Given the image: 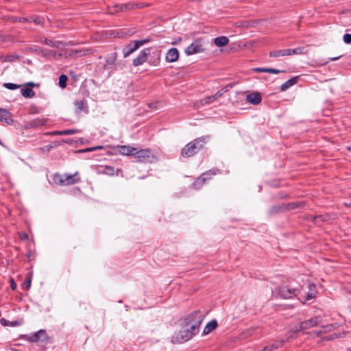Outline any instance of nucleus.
Instances as JSON below:
<instances>
[{
    "instance_id": "obj_44",
    "label": "nucleus",
    "mask_w": 351,
    "mask_h": 351,
    "mask_svg": "<svg viewBox=\"0 0 351 351\" xmlns=\"http://www.w3.org/2000/svg\"><path fill=\"white\" fill-rule=\"evenodd\" d=\"M95 147H90V148H87V149H86L82 150L81 152H93V151H95Z\"/></svg>"
},
{
    "instance_id": "obj_23",
    "label": "nucleus",
    "mask_w": 351,
    "mask_h": 351,
    "mask_svg": "<svg viewBox=\"0 0 351 351\" xmlns=\"http://www.w3.org/2000/svg\"><path fill=\"white\" fill-rule=\"evenodd\" d=\"M21 93L25 98H32L35 95L34 91L29 87L21 88Z\"/></svg>"
},
{
    "instance_id": "obj_27",
    "label": "nucleus",
    "mask_w": 351,
    "mask_h": 351,
    "mask_svg": "<svg viewBox=\"0 0 351 351\" xmlns=\"http://www.w3.org/2000/svg\"><path fill=\"white\" fill-rule=\"evenodd\" d=\"M101 173L108 176H113L115 174V169L112 167L105 166L101 171Z\"/></svg>"
},
{
    "instance_id": "obj_51",
    "label": "nucleus",
    "mask_w": 351,
    "mask_h": 351,
    "mask_svg": "<svg viewBox=\"0 0 351 351\" xmlns=\"http://www.w3.org/2000/svg\"><path fill=\"white\" fill-rule=\"evenodd\" d=\"M337 59H338V58H335V57H333L332 58H330V60H331L332 61L336 60H337Z\"/></svg>"
},
{
    "instance_id": "obj_8",
    "label": "nucleus",
    "mask_w": 351,
    "mask_h": 351,
    "mask_svg": "<svg viewBox=\"0 0 351 351\" xmlns=\"http://www.w3.org/2000/svg\"><path fill=\"white\" fill-rule=\"evenodd\" d=\"M26 339L32 342L45 341L48 339L45 330H40L36 332L25 336Z\"/></svg>"
},
{
    "instance_id": "obj_39",
    "label": "nucleus",
    "mask_w": 351,
    "mask_h": 351,
    "mask_svg": "<svg viewBox=\"0 0 351 351\" xmlns=\"http://www.w3.org/2000/svg\"><path fill=\"white\" fill-rule=\"evenodd\" d=\"M19 236L21 240H27L28 239V234L25 232H20Z\"/></svg>"
},
{
    "instance_id": "obj_21",
    "label": "nucleus",
    "mask_w": 351,
    "mask_h": 351,
    "mask_svg": "<svg viewBox=\"0 0 351 351\" xmlns=\"http://www.w3.org/2000/svg\"><path fill=\"white\" fill-rule=\"evenodd\" d=\"M290 49H281V50H276L271 51L269 55L271 57H280V56H290Z\"/></svg>"
},
{
    "instance_id": "obj_38",
    "label": "nucleus",
    "mask_w": 351,
    "mask_h": 351,
    "mask_svg": "<svg viewBox=\"0 0 351 351\" xmlns=\"http://www.w3.org/2000/svg\"><path fill=\"white\" fill-rule=\"evenodd\" d=\"M343 41L346 44H350L351 43V34H344Z\"/></svg>"
},
{
    "instance_id": "obj_11",
    "label": "nucleus",
    "mask_w": 351,
    "mask_h": 351,
    "mask_svg": "<svg viewBox=\"0 0 351 351\" xmlns=\"http://www.w3.org/2000/svg\"><path fill=\"white\" fill-rule=\"evenodd\" d=\"M319 323V318L318 317L311 318L308 320L301 322L300 324V328L295 330L293 332H296L298 331L311 328L312 327L317 326Z\"/></svg>"
},
{
    "instance_id": "obj_14",
    "label": "nucleus",
    "mask_w": 351,
    "mask_h": 351,
    "mask_svg": "<svg viewBox=\"0 0 351 351\" xmlns=\"http://www.w3.org/2000/svg\"><path fill=\"white\" fill-rule=\"evenodd\" d=\"M261 100V95L258 92H253L246 95V101L254 105L260 104Z\"/></svg>"
},
{
    "instance_id": "obj_50",
    "label": "nucleus",
    "mask_w": 351,
    "mask_h": 351,
    "mask_svg": "<svg viewBox=\"0 0 351 351\" xmlns=\"http://www.w3.org/2000/svg\"><path fill=\"white\" fill-rule=\"evenodd\" d=\"M344 205L346 206V207H351V203H345Z\"/></svg>"
},
{
    "instance_id": "obj_25",
    "label": "nucleus",
    "mask_w": 351,
    "mask_h": 351,
    "mask_svg": "<svg viewBox=\"0 0 351 351\" xmlns=\"http://www.w3.org/2000/svg\"><path fill=\"white\" fill-rule=\"evenodd\" d=\"M80 132V130H79L71 129L60 131H55L53 132L51 134L53 135H71Z\"/></svg>"
},
{
    "instance_id": "obj_3",
    "label": "nucleus",
    "mask_w": 351,
    "mask_h": 351,
    "mask_svg": "<svg viewBox=\"0 0 351 351\" xmlns=\"http://www.w3.org/2000/svg\"><path fill=\"white\" fill-rule=\"evenodd\" d=\"M53 180L56 184L61 186L72 185L80 182L81 179L79 176V173L75 172L73 175L64 174L61 175L56 173L54 175Z\"/></svg>"
},
{
    "instance_id": "obj_24",
    "label": "nucleus",
    "mask_w": 351,
    "mask_h": 351,
    "mask_svg": "<svg viewBox=\"0 0 351 351\" xmlns=\"http://www.w3.org/2000/svg\"><path fill=\"white\" fill-rule=\"evenodd\" d=\"M19 58V56L16 54H10L8 56H0V61L2 62H14Z\"/></svg>"
},
{
    "instance_id": "obj_22",
    "label": "nucleus",
    "mask_w": 351,
    "mask_h": 351,
    "mask_svg": "<svg viewBox=\"0 0 351 351\" xmlns=\"http://www.w3.org/2000/svg\"><path fill=\"white\" fill-rule=\"evenodd\" d=\"M228 42L229 40L226 36H219L214 39V43L217 47H223L226 45Z\"/></svg>"
},
{
    "instance_id": "obj_43",
    "label": "nucleus",
    "mask_w": 351,
    "mask_h": 351,
    "mask_svg": "<svg viewBox=\"0 0 351 351\" xmlns=\"http://www.w3.org/2000/svg\"><path fill=\"white\" fill-rule=\"evenodd\" d=\"M10 287L12 290H15L16 289V285L13 279L10 280Z\"/></svg>"
},
{
    "instance_id": "obj_37",
    "label": "nucleus",
    "mask_w": 351,
    "mask_h": 351,
    "mask_svg": "<svg viewBox=\"0 0 351 351\" xmlns=\"http://www.w3.org/2000/svg\"><path fill=\"white\" fill-rule=\"evenodd\" d=\"M300 206V204L299 203H297V202H293V203H290L289 204H287V209H295V208H298Z\"/></svg>"
},
{
    "instance_id": "obj_40",
    "label": "nucleus",
    "mask_w": 351,
    "mask_h": 351,
    "mask_svg": "<svg viewBox=\"0 0 351 351\" xmlns=\"http://www.w3.org/2000/svg\"><path fill=\"white\" fill-rule=\"evenodd\" d=\"M253 71H255V72H257V73H261V72H265V73H267V68H259V67H257V68H254L253 69Z\"/></svg>"
},
{
    "instance_id": "obj_26",
    "label": "nucleus",
    "mask_w": 351,
    "mask_h": 351,
    "mask_svg": "<svg viewBox=\"0 0 351 351\" xmlns=\"http://www.w3.org/2000/svg\"><path fill=\"white\" fill-rule=\"evenodd\" d=\"M117 59V53H112L108 56L106 60V64L104 65V67L108 69V66H112L114 65L115 60Z\"/></svg>"
},
{
    "instance_id": "obj_33",
    "label": "nucleus",
    "mask_w": 351,
    "mask_h": 351,
    "mask_svg": "<svg viewBox=\"0 0 351 351\" xmlns=\"http://www.w3.org/2000/svg\"><path fill=\"white\" fill-rule=\"evenodd\" d=\"M313 219H314V221L316 223H317L319 221H326L328 219V216L317 215V216L314 217Z\"/></svg>"
},
{
    "instance_id": "obj_46",
    "label": "nucleus",
    "mask_w": 351,
    "mask_h": 351,
    "mask_svg": "<svg viewBox=\"0 0 351 351\" xmlns=\"http://www.w3.org/2000/svg\"><path fill=\"white\" fill-rule=\"evenodd\" d=\"M314 297H315V295H314V294H313V293H310V294H308V296H307V299H308V300H310V299H311V298H313Z\"/></svg>"
},
{
    "instance_id": "obj_17",
    "label": "nucleus",
    "mask_w": 351,
    "mask_h": 351,
    "mask_svg": "<svg viewBox=\"0 0 351 351\" xmlns=\"http://www.w3.org/2000/svg\"><path fill=\"white\" fill-rule=\"evenodd\" d=\"M136 149V148L129 145H123L120 147L119 152L124 155L134 156Z\"/></svg>"
},
{
    "instance_id": "obj_47",
    "label": "nucleus",
    "mask_w": 351,
    "mask_h": 351,
    "mask_svg": "<svg viewBox=\"0 0 351 351\" xmlns=\"http://www.w3.org/2000/svg\"><path fill=\"white\" fill-rule=\"evenodd\" d=\"M44 124H45L44 121H39V122L38 123H36V125H43Z\"/></svg>"
},
{
    "instance_id": "obj_13",
    "label": "nucleus",
    "mask_w": 351,
    "mask_h": 351,
    "mask_svg": "<svg viewBox=\"0 0 351 351\" xmlns=\"http://www.w3.org/2000/svg\"><path fill=\"white\" fill-rule=\"evenodd\" d=\"M179 58V51L176 48H171L165 56V60L168 62H176Z\"/></svg>"
},
{
    "instance_id": "obj_54",
    "label": "nucleus",
    "mask_w": 351,
    "mask_h": 351,
    "mask_svg": "<svg viewBox=\"0 0 351 351\" xmlns=\"http://www.w3.org/2000/svg\"><path fill=\"white\" fill-rule=\"evenodd\" d=\"M290 337H292V336H291H291H289L288 338H287V340H289V339Z\"/></svg>"
},
{
    "instance_id": "obj_7",
    "label": "nucleus",
    "mask_w": 351,
    "mask_h": 351,
    "mask_svg": "<svg viewBox=\"0 0 351 351\" xmlns=\"http://www.w3.org/2000/svg\"><path fill=\"white\" fill-rule=\"evenodd\" d=\"M204 51V48L200 40H196L185 49V53L191 56Z\"/></svg>"
},
{
    "instance_id": "obj_2",
    "label": "nucleus",
    "mask_w": 351,
    "mask_h": 351,
    "mask_svg": "<svg viewBox=\"0 0 351 351\" xmlns=\"http://www.w3.org/2000/svg\"><path fill=\"white\" fill-rule=\"evenodd\" d=\"M209 136H202L197 138L193 141L186 144L181 151V155L183 157L189 158L194 156L201 150L204 145L208 141Z\"/></svg>"
},
{
    "instance_id": "obj_4",
    "label": "nucleus",
    "mask_w": 351,
    "mask_h": 351,
    "mask_svg": "<svg viewBox=\"0 0 351 351\" xmlns=\"http://www.w3.org/2000/svg\"><path fill=\"white\" fill-rule=\"evenodd\" d=\"M149 39L132 41L123 48V57L126 58L134 53L140 47L149 42Z\"/></svg>"
},
{
    "instance_id": "obj_1",
    "label": "nucleus",
    "mask_w": 351,
    "mask_h": 351,
    "mask_svg": "<svg viewBox=\"0 0 351 351\" xmlns=\"http://www.w3.org/2000/svg\"><path fill=\"white\" fill-rule=\"evenodd\" d=\"M204 316L199 311H196L186 316L180 322V329L172 337L174 343H182L192 339L199 331Z\"/></svg>"
},
{
    "instance_id": "obj_28",
    "label": "nucleus",
    "mask_w": 351,
    "mask_h": 351,
    "mask_svg": "<svg viewBox=\"0 0 351 351\" xmlns=\"http://www.w3.org/2000/svg\"><path fill=\"white\" fill-rule=\"evenodd\" d=\"M290 56L293 54H304L307 52L304 47H298L296 49H290Z\"/></svg>"
},
{
    "instance_id": "obj_31",
    "label": "nucleus",
    "mask_w": 351,
    "mask_h": 351,
    "mask_svg": "<svg viewBox=\"0 0 351 351\" xmlns=\"http://www.w3.org/2000/svg\"><path fill=\"white\" fill-rule=\"evenodd\" d=\"M0 323L4 326H15L18 325V322L15 321L13 322H10V321L5 319V318H1L0 319Z\"/></svg>"
},
{
    "instance_id": "obj_29",
    "label": "nucleus",
    "mask_w": 351,
    "mask_h": 351,
    "mask_svg": "<svg viewBox=\"0 0 351 351\" xmlns=\"http://www.w3.org/2000/svg\"><path fill=\"white\" fill-rule=\"evenodd\" d=\"M74 105L77 110H82L86 107V102L84 99L76 100L74 103Z\"/></svg>"
},
{
    "instance_id": "obj_15",
    "label": "nucleus",
    "mask_w": 351,
    "mask_h": 351,
    "mask_svg": "<svg viewBox=\"0 0 351 351\" xmlns=\"http://www.w3.org/2000/svg\"><path fill=\"white\" fill-rule=\"evenodd\" d=\"M0 121L8 124L13 122L10 111H0Z\"/></svg>"
},
{
    "instance_id": "obj_5",
    "label": "nucleus",
    "mask_w": 351,
    "mask_h": 351,
    "mask_svg": "<svg viewBox=\"0 0 351 351\" xmlns=\"http://www.w3.org/2000/svg\"><path fill=\"white\" fill-rule=\"evenodd\" d=\"M134 156L138 162H152L154 156L152 153L150 149H143L135 151Z\"/></svg>"
},
{
    "instance_id": "obj_30",
    "label": "nucleus",
    "mask_w": 351,
    "mask_h": 351,
    "mask_svg": "<svg viewBox=\"0 0 351 351\" xmlns=\"http://www.w3.org/2000/svg\"><path fill=\"white\" fill-rule=\"evenodd\" d=\"M67 77L65 75H61L59 77V82L58 84L60 87L62 88H64L66 86V81H67Z\"/></svg>"
},
{
    "instance_id": "obj_42",
    "label": "nucleus",
    "mask_w": 351,
    "mask_h": 351,
    "mask_svg": "<svg viewBox=\"0 0 351 351\" xmlns=\"http://www.w3.org/2000/svg\"><path fill=\"white\" fill-rule=\"evenodd\" d=\"M323 328L325 329L324 332H328V331L332 330L334 328V326H333V325H328V326H324Z\"/></svg>"
},
{
    "instance_id": "obj_48",
    "label": "nucleus",
    "mask_w": 351,
    "mask_h": 351,
    "mask_svg": "<svg viewBox=\"0 0 351 351\" xmlns=\"http://www.w3.org/2000/svg\"><path fill=\"white\" fill-rule=\"evenodd\" d=\"M95 150H98V149H101L104 148L103 146H97V147H95Z\"/></svg>"
},
{
    "instance_id": "obj_45",
    "label": "nucleus",
    "mask_w": 351,
    "mask_h": 351,
    "mask_svg": "<svg viewBox=\"0 0 351 351\" xmlns=\"http://www.w3.org/2000/svg\"><path fill=\"white\" fill-rule=\"evenodd\" d=\"M27 86L32 88V87L35 86L36 84L34 82H28Z\"/></svg>"
},
{
    "instance_id": "obj_10",
    "label": "nucleus",
    "mask_w": 351,
    "mask_h": 351,
    "mask_svg": "<svg viewBox=\"0 0 351 351\" xmlns=\"http://www.w3.org/2000/svg\"><path fill=\"white\" fill-rule=\"evenodd\" d=\"M299 293V289H291L288 287H282L279 289V293L285 299L292 298L293 296L298 295Z\"/></svg>"
},
{
    "instance_id": "obj_9",
    "label": "nucleus",
    "mask_w": 351,
    "mask_h": 351,
    "mask_svg": "<svg viewBox=\"0 0 351 351\" xmlns=\"http://www.w3.org/2000/svg\"><path fill=\"white\" fill-rule=\"evenodd\" d=\"M232 88V85L229 84L221 89L220 90L217 91L215 95L208 96L204 98V99L201 100L200 103L202 105L204 104H210L213 102L215 100H216L217 98L221 97L224 93L228 91L230 88Z\"/></svg>"
},
{
    "instance_id": "obj_41",
    "label": "nucleus",
    "mask_w": 351,
    "mask_h": 351,
    "mask_svg": "<svg viewBox=\"0 0 351 351\" xmlns=\"http://www.w3.org/2000/svg\"><path fill=\"white\" fill-rule=\"evenodd\" d=\"M51 148V145H47L45 147H40L39 148V150L42 152H49L50 150V149Z\"/></svg>"
},
{
    "instance_id": "obj_6",
    "label": "nucleus",
    "mask_w": 351,
    "mask_h": 351,
    "mask_svg": "<svg viewBox=\"0 0 351 351\" xmlns=\"http://www.w3.org/2000/svg\"><path fill=\"white\" fill-rule=\"evenodd\" d=\"M219 172L218 169H212L203 173L199 177H198L193 182V186L195 189H200L206 182L207 180L211 178L213 176L217 175Z\"/></svg>"
},
{
    "instance_id": "obj_34",
    "label": "nucleus",
    "mask_w": 351,
    "mask_h": 351,
    "mask_svg": "<svg viewBox=\"0 0 351 351\" xmlns=\"http://www.w3.org/2000/svg\"><path fill=\"white\" fill-rule=\"evenodd\" d=\"M148 107L150 108H162V103L160 102H154V103H150L148 105Z\"/></svg>"
},
{
    "instance_id": "obj_35",
    "label": "nucleus",
    "mask_w": 351,
    "mask_h": 351,
    "mask_svg": "<svg viewBox=\"0 0 351 351\" xmlns=\"http://www.w3.org/2000/svg\"><path fill=\"white\" fill-rule=\"evenodd\" d=\"M31 282H32L31 278H27L23 285V289H29L31 286Z\"/></svg>"
},
{
    "instance_id": "obj_16",
    "label": "nucleus",
    "mask_w": 351,
    "mask_h": 351,
    "mask_svg": "<svg viewBox=\"0 0 351 351\" xmlns=\"http://www.w3.org/2000/svg\"><path fill=\"white\" fill-rule=\"evenodd\" d=\"M218 326L217 322L215 319H213L209 322L204 328L203 334L208 335L213 330L217 328Z\"/></svg>"
},
{
    "instance_id": "obj_36",
    "label": "nucleus",
    "mask_w": 351,
    "mask_h": 351,
    "mask_svg": "<svg viewBox=\"0 0 351 351\" xmlns=\"http://www.w3.org/2000/svg\"><path fill=\"white\" fill-rule=\"evenodd\" d=\"M284 72L285 71H282V70H278V69H270V68H267V73H273V74H278V73H284Z\"/></svg>"
},
{
    "instance_id": "obj_32",
    "label": "nucleus",
    "mask_w": 351,
    "mask_h": 351,
    "mask_svg": "<svg viewBox=\"0 0 351 351\" xmlns=\"http://www.w3.org/2000/svg\"><path fill=\"white\" fill-rule=\"evenodd\" d=\"M3 86L10 90H15L21 87V85L13 83H5Z\"/></svg>"
},
{
    "instance_id": "obj_19",
    "label": "nucleus",
    "mask_w": 351,
    "mask_h": 351,
    "mask_svg": "<svg viewBox=\"0 0 351 351\" xmlns=\"http://www.w3.org/2000/svg\"><path fill=\"white\" fill-rule=\"evenodd\" d=\"M297 82H298L297 77H293V78L287 80V82H285L280 86V90L282 92L287 90L288 88H289L290 87L295 85L297 83Z\"/></svg>"
},
{
    "instance_id": "obj_49",
    "label": "nucleus",
    "mask_w": 351,
    "mask_h": 351,
    "mask_svg": "<svg viewBox=\"0 0 351 351\" xmlns=\"http://www.w3.org/2000/svg\"><path fill=\"white\" fill-rule=\"evenodd\" d=\"M181 40V38H180L178 40H176L174 42L172 43L173 45H176L178 42H180Z\"/></svg>"
},
{
    "instance_id": "obj_52",
    "label": "nucleus",
    "mask_w": 351,
    "mask_h": 351,
    "mask_svg": "<svg viewBox=\"0 0 351 351\" xmlns=\"http://www.w3.org/2000/svg\"><path fill=\"white\" fill-rule=\"evenodd\" d=\"M311 287H315V285L312 284V285H310V288H311Z\"/></svg>"
},
{
    "instance_id": "obj_20",
    "label": "nucleus",
    "mask_w": 351,
    "mask_h": 351,
    "mask_svg": "<svg viewBox=\"0 0 351 351\" xmlns=\"http://www.w3.org/2000/svg\"><path fill=\"white\" fill-rule=\"evenodd\" d=\"M40 42L49 47L55 48H60L63 46V44L61 41H53L47 38H44L43 40H41Z\"/></svg>"
},
{
    "instance_id": "obj_12",
    "label": "nucleus",
    "mask_w": 351,
    "mask_h": 351,
    "mask_svg": "<svg viewBox=\"0 0 351 351\" xmlns=\"http://www.w3.org/2000/svg\"><path fill=\"white\" fill-rule=\"evenodd\" d=\"M149 53V49L148 48L142 50L139 55L133 60L134 66H138L145 62Z\"/></svg>"
},
{
    "instance_id": "obj_53",
    "label": "nucleus",
    "mask_w": 351,
    "mask_h": 351,
    "mask_svg": "<svg viewBox=\"0 0 351 351\" xmlns=\"http://www.w3.org/2000/svg\"><path fill=\"white\" fill-rule=\"evenodd\" d=\"M322 331L317 332V335H319L321 334Z\"/></svg>"
},
{
    "instance_id": "obj_18",
    "label": "nucleus",
    "mask_w": 351,
    "mask_h": 351,
    "mask_svg": "<svg viewBox=\"0 0 351 351\" xmlns=\"http://www.w3.org/2000/svg\"><path fill=\"white\" fill-rule=\"evenodd\" d=\"M285 342V341L283 339L277 341L276 343L264 347L263 351H274V350H276L278 348L282 347L284 345Z\"/></svg>"
}]
</instances>
